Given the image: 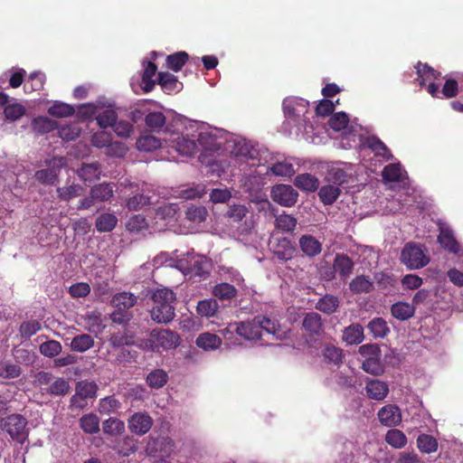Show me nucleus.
Returning a JSON list of instances; mask_svg holds the SVG:
<instances>
[{
  "label": "nucleus",
  "instance_id": "f257e3e1",
  "mask_svg": "<svg viewBox=\"0 0 463 463\" xmlns=\"http://www.w3.org/2000/svg\"><path fill=\"white\" fill-rule=\"evenodd\" d=\"M153 306L150 310L152 320L157 324H167L175 317L176 295L169 288H157L153 292Z\"/></svg>",
  "mask_w": 463,
  "mask_h": 463
},
{
  "label": "nucleus",
  "instance_id": "f03ea898",
  "mask_svg": "<svg viewBox=\"0 0 463 463\" xmlns=\"http://www.w3.org/2000/svg\"><path fill=\"white\" fill-rule=\"evenodd\" d=\"M137 297L131 292H119L111 299L114 311L110 314V319L118 325H127L132 319L131 308L137 304Z\"/></svg>",
  "mask_w": 463,
  "mask_h": 463
},
{
  "label": "nucleus",
  "instance_id": "7ed1b4c3",
  "mask_svg": "<svg viewBox=\"0 0 463 463\" xmlns=\"http://www.w3.org/2000/svg\"><path fill=\"white\" fill-rule=\"evenodd\" d=\"M180 336L168 329H153L146 343L154 352H159L160 348L165 350L175 348L179 345Z\"/></svg>",
  "mask_w": 463,
  "mask_h": 463
},
{
  "label": "nucleus",
  "instance_id": "20e7f679",
  "mask_svg": "<svg viewBox=\"0 0 463 463\" xmlns=\"http://www.w3.org/2000/svg\"><path fill=\"white\" fill-rule=\"evenodd\" d=\"M26 426L27 420L21 414H11L1 420L3 430L20 443H24L28 437Z\"/></svg>",
  "mask_w": 463,
  "mask_h": 463
},
{
  "label": "nucleus",
  "instance_id": "39448f33",
  "mask_svg": "<svg viewBox=\"0 0 463 463\" xmlns=\"http://www.w3.org/2000/svg\"><path fill=\"white\" fill-rule=\"evenodd\" d=\"M47 168L37 170L34 178L41 184L52 185L58 182L61 168L65 165V159L62 156H54L45 160Z\"/></svg>",
  "mask_w": 463,
  "mask_h": 463
},
{
  "label": "nucleus",
  "instance_id": "423d86ee",
  "mask_svg": "<svg viewBox=\"0 0 463 463\" xmlns=\"http://www.w3.org/2000/svg\"><path fill=\"white\" fill-rule=\"evenodd\" d=\"M401 261L410 269L425 267L430 260L424 254L420 246L413 242L405 244L401 253Z\"/></svg>",
  "mask_w": 463,
  "mask_h": 463
},
{
  "label": "nucleus",
  "instance_id": "0eeeda50",
  "mask_svg": "<svg viewBox=\"0 0 463 463\" xmlns=\"http://www.w3.org/2000/svg\"><path fill=\"white\" fill-rule=\"evenodd\" d=\"M272 200L285 207L293 206L298 198V193L289 184H278L271 190Z\"/></svg>",
  "mask_w": 463,
  "mask_h": 463
},
{
  "label": "nucleus",
  "instance_id": "6e6552de",
  "mask_svg": "<svg viewBox=\"0 0 463 463\" xmlns=\"http://www.w3.org/2000/svg\"><path fill=\"white\" fill-rule=\"evenodd\" d=\"M210 266V262L205 257L194 255L187 259L186 266L184 269V273L191 277L203 278L204 275L209 274Z\"/></svg>",
  "mask_w": 463,
  "mask_h": 463
},
{
  "label": "nucleus",
  "instance_id": "1a4fd4ad",
  "mask_svg": "<svg viewBox=\"0 0 463 463\" xmlns=\"http://www.w3.org/2000/svg\"><path fill=\"white\" fill-rule=\"evenodd\" d=\"M153 425L152 418L146 412H136L128 420V429L136 435H145Z\"/></svg>",
  "mask_w": 463,
  "mask_h": 463
},
{
  "label": "nucleus",
  "instance_id": "9d476101",
  "mask_svg": "<svg viewBox=\"0 0 463 463\" xmlns=\"http://www.w3.org/2000/svg\"><path fill=\"white\" fill-rule=\"evenodd\" d=\"M380 422L386 427H396L402 422V411L396 404H387L382 407L378 413Z\"/></svg>",
  "mask_w": 463,
  "mask_h": 463
},
{
  "label": "nucleus",
  "instance_id": "9b49d317",
  "mask_svg": "<svg viewBox=\"0 0 463 463\" xmlns=\"http://www.w3.org/2000/svg\"><path fill=\"white\" fill-rule=\"evenodd\" d=\"M365 392L369 399L383 401L387 397L390 389L388 383L383 381L368 379L365 383Z\"/></svg>",
  "mask_w": 463,
  "mask_h": 463
},
{
  "label": "nucleus",
  "instance_id": "f8f14e48",
  "mask_svg": "<svg viewBox=\"0 0 463 463\" xmlns=\"http://www.w3.org/2000/svg\"><path fill=\"white\" fill-rule=\"evenodd\" d=\"M235 325L236 326L232 328L237 330L241 345L242 340L252 341L260 339L254 318L248 321L235 322Z\"/></svg>",
  "mask_w": 463,
  "mask_h": 463
},
{
  "label": "nucleus",
  "instance_id": "ddd939ff",
  "mask_svg": "<svg viewBox=\"0 0 463 463\" xmlns=\"http://www.w3.org/2000/svg\"><path fill=\"white\" fill-rule=\"evenodd\" d=\"M438 242L442 249L450 253L458 254L460 251L458 241L456 240L452 230L448 227L440 228L439 234L438 235Z\"/></svg>",
  "mask_w": 463,
  "mask_h": 463
},
{
  "label": "nucleus",
  "instance_id": "4468645a",
  "mask_svg": "<svg viewBox=\"0 0 463 463\" xmlns=\"http://www.w3.org/2000/svg\"><path fill=\"white\" fill-rule=\"evenodd\" d=\"M257 329L260 333V337H262V333L274 335L276 338L280 336V326L276 319H271L265 316H256L254 317Z\"/></svg>",
  "mask_w": 463,
  "mask_h": 463
},
{
  "label": "nucleus",
  "instance_id": "2eb2a0df",
  "mask_svg": "<svg viewBox=\"0 0 463 463\" xmlns=\"http://www.w3.org/2000/svg\"><path fill=\"white\" fill-rule=\"evenodd\" d=\"M354 263L350 257L345 254H336L334 260L333 267L341 279H347L354 270Z\"/></svg>",
  "mask_w": 463,
  "mask_h": 463
},
{
  "label": "nucleus",
  "instance_id": "dca6fc26",
  "mask_svg": "<svg viewBox=\"0 0 463 463\" xmlns=\"http://www.w3.org/2000/svg\"><path fill=\"white\" fill-rule=\"evenodd\" d=\"M180 155L193 156L197 151V143L194 139H190L183 135L172 140L171 145Z\"/></svg>",
  "mask_w": 463,
  "mask_h": 463
},
{
  "label": "nucleus",
  "instance_id": "f3484780",
  "mask_svg": "<svg viewBox=\"0 0 463 463\" xmlns=\"http://www.w3.org/2000/svg\"><path fill=\"white\" fill-rule=\"evenodd\" d=\"M365 145L375 156L382 157L385 161L392 158V154L387 146L376 136H370L365 140Z\"/></svg>",
  "mask_w": 463,
  "mask_h": 463
},
{
  "label": "nucleus",
  "instance_id": "a211bd4d",
  "mask_svg": "<svg viewBox=\"0 0 463 463\" xmlns=\"http://www.w3.org/2000/svg\"><path fill=\"white\" fill-rule=\"evenodd\" d=\"M302 326L311 335H320L323 332L321 316L316 312H309L306 314L302 322Z\"/></svg>",
  "mask_w": 463,
  "mask_h": 463
},
{
  "label": "nucleus",
  "instance_id": "6ab92c4d",
  "mask_svg": "<svg viewBox=\"0 0 463 463\" xmlns=\"http://www.w3.org/2000/svg\"><path fill=\"white\" fill-rule=\"evenodd\" d=\"M299 247L301 250L308 257H315L322 250L321 242L314 236L309 234L302 235L299 239Z\"/></svg>",
  "mask_w": 463,
  "mask_h": 463
},
{
  "label": "nucleus",
  "instance_id": "aec40b11",
  "mask_svg": "<svg viewBox=\"0 0 463 463\" xmlns=\"http://www.w3.org/2000/svg\"><path fill=\"white\" fill-rule=\"evenodd\" d=\"M294 185L305 192H315L319 186V180L308 173L299 174L294 179Z\"/></svg>",
  "mask_w": 463,
  "mask_h": 463
},
{
  "label": "nucleus",
  "instance_id": "412c9836",
  "mask_svg": "<svg viewBox=\"0 0 463 463\" xmlns=\"http://www.w3.org/2000/svg\"><path fill=\"white\" fill-rule=\"evenodd\" d=\"M340 300L336 296L326 294L318 299L316 308L326 315H332L339 307Z\"/></svg>",
  "mask_w": 463,
  "mask_h": 463
},
{
  "label": "nucleus",
  "instance_id": "4be33fe9",
  "mask_svg": "<svg viewBox=\"0 0 463 463\" xmlns=\"http://www.w3.org/2000/svg\"><path fill=\"white\" fill-rule=\"evenodd\" d=\"M391 313L396 319L405 321L414 316L415 307L413 304L399 301L392 305Z\"/></svg>",
  "mask_w": 463,
  "mask_h": 463
},
{
  "label": "nucleus",
  "instance_id": "5701e85b",
  "mask_svg": "<svg viewBox=\"0 0 463 463\" xmlns=\"http://www.w3.org/2000/svg\"><path fill=\"white\" fill-rule=\"evenodd\" d=\"M415 68L418 75L417 80L421 88L426 85L427 80H437L440 76L439 71L434 70L427 63H422L421 61H418Z\"/></svg>",
  "mask_w": 463,
  "mask_h": 463
},
{
  "label": "nucleus",
  "instance_id": "b1692460",
  "mask_svg": "<svg viewBox=\"0 0 463 463\" xmlns=\"http://www.w3.org/2000/svg\"><path fill=\"white\" fill-rule=\"evenodd\" d=\"M195 343L198 347L205 351L215 350L222 345V339L215 334L206 332L200 334Z\"/></svg>",
  "mask_w": 463,
  "mask_h": 463
},
{
  "label": "nucleus",
  "instance_id": "393cba45",
  "mask_svg": "<svg viewBox=\"0 0 463 463\" xmlns=\"http://www.w3.org/2000/svg\"><path fill=\"white\" fill-rule=\"evenodd\" d=\"M349 289L354 294L369 293L373 289V282L367 276H356L349 283Z\"/></svg>",
  "mask_w": 463,
  "mask_h": 463
},
{
  "label": "nucleus",
  "instance_id": "a878e982",
  "mask_svg": "<svg viewBox=\"0 0 463 463\" xmlns=\"http://www.w3.org/2000/svg\"><path fill=\"white\" fill-rule=\"evenodd\" d=\"M364 339V328L358 324H352L343 332V340L348 345L360 344Z\"/></svg>",
  "mask_w": 463,
  "mask_h": 463
},
{
  "label": "nucleus",
  "instance_id": "bb28decb",
  "mask_svg": "<svg viewBox=\"0 0 463 463\" xmlns=\"http://www.w3.org/2000/svg\"><path fill=\"white\" fill-rule=\"evenodd\" d=\"M341 194V189L337 185L326 184L323 185L318 191L320 201L325 205L333 204Z\"/></svg>",
  "mask_w": 463,
  "mask_h": 463
},
{
  "label": "nucleus",
  "instance_id": "cd10ccee",
  "mask_svg": "<svg viewBox=\"0 0 463 463\" xmlns=\"http://www.w3.org/2000/svg\"><path fill=\"white\" fill-rule=\"evenodd\" d=\"M373 280L381 290L392 291L397 284V279L393 274L383 271L376 272L373 275Z\"/></svg>",
  "mask_w": 463,
  "mask_h": 463
},
{
  "label": "nucleus",
  "instance_id": "c85d7f7f",
  "mask_svg": "<svg viewBox=\"0 0 463 463\" xmlns=\"http://www.w3.org/2000/svg\"><path fill=\"white\" fill-rule=\"evenodd\" d=\"M80 429L88 434H96L99 431V419L95 413H87L80 419Z\"/></svg>",
  "mask_w": 463,
  "mask_h": 463
},
{
  "label": "nucleus",
  "instance_id": "c756f323",
  "mask_svg": "<svg viewBox=\"0 0 463 463\" xmlns=\"http://www.w3.org/2000/svg\"><path fill=\"white\" fill-rule=\"evenodd\" d=\"M70 389V383L66 379L57 377L54 378L52 383L43 390L47 394L52 396H64L69 392Z\"/></svg>",
  "mask_w": 463,
  "mask_h": 463
},
{
  "label": "nucleus",
  "instance_id": "7c9ffc66",
  "mask_svg": "<svg viewBox=\"0 0 463 463\" xmlns=\"http://www.w3.org/2000/svg\"><path fill=\"white\" fill-rule=\"evenodd\" d=\"M156 64L153 61H148L142 75V90L144 92H150L155 88L156 80H153V77L156 75Z\"/></svg>",
  "mask_w": 463,
  "mask_h": 463
},
{
  "label": "nucleus",
  "instance_id": "2f4dec72",
  "mask_svg": "<svg viewBox=\"0 0 463 463\" xmlns=\"http://www.w3.org/2000/svg\"><path fill=\"white\" fill-rule=\"evenodd\" d=\"M85 189L80 184H71L68 186L58 187L57 195L61 201L69 202L70 200L80 196Z\"/></svg>",
  "mask_w": 463,
  "mask_h": 463
},
{
  "label": "nucleus",
  "instance_id": "473e14b6",
  "mask_svg": "<svg viewBox=\"0 0 463 463\" xmlns=\"http://www.w3.org/2000/svg\"><path fill=\"white\" fill-rule=\"evenodd\" d=\"M33 129L38 134H47L58 128V123L47 117H38L32 122Z\"/></svg>",
  "mask_w": 463,
  "mask_h": 463
},
{
  "label": "nucleus",
  "instance_id": "72a5a7b5",
  "mask_svg": "<svg viewBox=\"0 0 463 463\" xmlns=\"http://www.w3.org/2000/svg\"><path fill=\"white\" fill-rule=\"evenodd\" d=\"M94 345V339L88 334H81L72 338L71 348L72 351L83 353Z\"/></svg>",
  "mask_w": 463,
  "mask_h": 463
},
{
  "label": "nucleus",
  "instance_id": "f704fd0d",
  "mask_svg": "<svg viewBox=\"0 0 463 463\" xmlns=\"http://www.w3.org/2000/svg\"><path fill=\"white\" fill-rule=\"evenodd\" d=\"M102 429L105 434L119 436L125 432V423L118 418L110 417L103 421Z\"/></svg>",
  "mask_w": 463,
  "mask_h": 463
},
{
  "label": "nucleus",
  "instance_id": "c9c22d12",
  "mask_svg": "<svg viewBox=\"0 0 463 463\" xmlns=\"http://www.w3.org/2000/svg\"><path fill=\"white\" fill-rule=\"evenodd\" d=\"M165 116L163 112H149L145 118L146 126L152 132H158L165 124Z\"/></svg>",
  "mask_w": 463,
  "mask_h": 463
},
{
  "label": "nucleus",
  "instance_id": "e433bc0d",
  "mask_svg": "<svg viewBox=\"0 0 463 463\" xmlns=\"http://www.w3.org/2000/svg\"><path fill=\"white\" fill-rule=\"evenodd\" d=\"M323 357L328 364L338 366L342 364L343 350L332 344H326L323 349Z\"/></svg>",
  "mask_w": 463,
  "mask_h": 463
},
{
  "label": "nucleus",
  "instance_id": "4c0bfd02",
  "mask_svg": "<svg viewBox=\"0 0 463 463\" xmlns=\"http://www.w3.org/2000/svg\"><path fill=\"white\" fill-rule=\"evenodd\" d=\"M368 330L374 338H383L390 332L386 321L383 317H375L369 322Z\"/></svg>",
  "mask_w": 463,
  "mask_h": 463
},
{
  "label": "nucleus",
  "instance_id": "58836bf2",
  "mask_svg": "<svg viewBox=\"0 0 463 463\" xmlns=\"http://www.w3.org/2000/svg\"><path fill=\"white\" fill-rule=\"evenodd\" d=\"M90 192L97 202H107L114 194L113 186L108 183H102L91 187Z\"/></svg>",
  "mask_w": 463,
  "mask_h": 463
},
{
  "label": "nucleus",
  "instance_id": "ea45409f",
  "mask_svg": "<svg viewBox=\"0 0 463 463\" xmlns=\"http://www.w3.org/2000/svg\"><path fill=\"white\" fill-rule=\"evenodd\" d=\"M213 294L221 300H230L237 295V289L233 285L223 282L214 286Z\"/></svg>",
  "mask_w": 463,
  "mask_h": 463
},
{
  "label": "nucleus",
  "instance_id": "a19ab883",
  "mask_svg": "<svg viewBox=\"0 0 463 463\" xmlns=\"http://www.w3.org/2000/svg\"><path fill=\"white\" fill-rule=\"evenodd\" d=\"M118 219L112 213H102L96 220V228L99 232H111L117 225Z\"/></svg>",
  "mask_w": 463,
  "mask_h": 463
},
{
  "label": "nucleus",
  "instance_id": "79ce46f5",
  "mask_svg": "<svg viewBox=\"0 0 463 463\" xmlns=\"http://www.w3.org/2000/svg\"><path fill=\"white\" fill-rule=\"evenodd\" d=\"M417 446L422 453L430 454L437 451L438 441L431 435L420 434L417 439Z\"/></svg>",
  "mask_w": 463,
  "mask_h": 463
},
{
  "label": "nucleus",
  "instance_id": "37998d69",
  "mask_svg": "<svg viewBox=\"0 0 463 463\" xmlns=\"http://www.w3.org/2000/svg\"><path fill=\"white\" fill-rule=\"evenodd\" d=\"M98 389L96 383L87 380L78 382L75 386L76 392L86 399H94L97 396Z\"/></svg>",
  "mask_w": 463,
  "mask_h": 463
},
{
  "label": "nucleus",
  "instance_id": "c03bdc74",
  "mask_svg": "<svg viewBox=\"0 0 463 463\" xmlns=\"http://www.w3.org/2000/svg\"><path fill=\"white\" fill-rule=\"evenodd\" d=\"M157 83L166 93H171L177 90L179 84L177 77L169 72H159Z\"/></svg>",
  "mask_w": 463,
  "mask_h": 463
},
{
  "label": "nucleus",
  "instance_id": "a18cd8bd",
  "mask_svg": "<svg viewBox=\"0 0 463 463\" xmlns=\"http://www.w3.org/2000/svg\"><path fill=\"white\" fill-rule=\"evenodd\" d=\"M168 381L167 373L162 369H156L146 376V383L155 389L162 388Z\"/></svg>",
  "mask_w": 463,
  "mask_h": 463
},
{
  "label": "nucleus",
  "instance_id": "49530a36",
  "mask_svg": "<svg viewBox=\"0 0 463 463\" xmlns=\"http://www.w3.org/2000/svg\"><path fill=\"white\" fill-rule=\"evenodd\" d=\"M385 440L390 446L395 449H402L407 443V437L402 430L392 429L387 431Z\"/></svg>",
  "mask_w": 463,
  "mask_h": 463
},
{
  "label": "nucleus",
  "instance_id": "de8ad7c7",
  "mask_svg": "<svg viewBox=\"0 0 463 463\" xmlns=\"http://www.w3.org/2000/svg\"><path fill=\"white\" fill-rule=\"evenodd\" d=\"M188 59L189 55L187 52L183 51L177 52L166 57V65L170 70L174 71H179L182 67L188 61Z\"/></svg>",
  "mask_w": 463,
  "mask_h": 463
},
{
  "label": "nucleus",
  "instance_id": "09e8293b",
  "mask_svg": "<svg viewBox=\"0 0 463 463\" xmlns=\"http://www.w3.org/2000/svg\"><path fill=\"white\" fill-rule=\"evenodd\" d=\"M207 209L202 205H191L185 211V217L194 223H201L206 220Z\"/></svg>",
  "mask_w": 463,
  "mask_h": 463
},
{
  "label": "nucleus",
  "instance_id": "8fccbe9b",
  "mask_svg": "<svg viewBox=\"0 0 463 463\" xmlns=\"http://www.w3.org/2000/svg\"><path fill=\"white\" fill-rule=\"evenodd\" d=\"M121 407L120 402L114 396H107L99 402V411L101 414H110L118 411Z\"/></svg>",
  "mask_w": 463,
  "mask_h": 463
},
{
  "label": "nucleus",
  "instance_id": "3c124183",
  "mask_svg": "<svg viewBox=\"0 0 463 463\" xmlns=\"http://www.w3.org/2000/svg\"><path fill=\"white\" fill-rule=\"evenodd\" d=\"M275 226L284 232H292L297 226V219L289 214H280L275 219Z\"/></svg>",
  "mask_w": 463,
  "mask_h": 463
},
{
  "label": "nucleus",
  "instance_id": "603ef678",
  "mask_svg": "<svg viewBox=\"0 0 463 463\" xmlns=\"http://www.w3.org/2000/svg\"><path fill=\"white\" fill-rule=\"evenodd\" d=\"M75 109L72 106L63 102H54L49 109L48 113L56 118H66L72 116Z\"/></svg>",
  "mask_w": 463,
  "mask_h": 463
},
{
  "label": "nucleus",
  "instance_id": "864d4df0",
  "mask_svg": "<svg viewBox=\"0 0 463 463\" xmlns=\"http://www.w3.org/2000/svg\"><path fill=\"white\" fill-rule=\"evenodd\" d=\"M362 369L373 375H380L383 372L380 355L364 359L362 364Z\"/></svg>",
  "mask_w": 463,
  "mask_h": 463
},
{
  "label": "nucleus",
  "instance_id": "5fc2aeb1",
  "mask_svg": "<svg viewBox=\"0 0 463 463\" xmlns=\"http://www.w3.org/2000/svg\"><path fill=\"white\" fill-rule=\"evenodd\" d=\"M21 373L22 368L17 364L6 362L0 364V378L2 379H14L19 377Z\"/></svg>",
  "mask_w": 463,
  "mask_h": 463
},
{
  "label": "nucleus",
  "instance_id": "6e6d98bb",
  "mask_svg": "<svg viewBox=\"0 0 463 463\" xmlns=\"http://www.w3.org/2000/svg\"><path fill=\"white\" fill-rule=\"evenodd\" d=\"M78 175L84 182H90L94 178H99V165L97 163L82 164L81 167L78 170Z\"/></svg>",
  "mask_w": 463,
  "mask_h": 463
},
{
  "label": "nucleus",
  "instance_id": "4d7b16f0",
  "mask_svg": "<svg viewBox=\"0 0 463 463\" xmlns=\"http://www.w3.org/2000/svg\"><path fill=\"white\" fill-rule=\"evenodd\" d=\"M161 146L160 139L151 135H145L137 140V147L142 151H152Z\"/></svg>",
  "mask_w": 463,
  "mask_h": 463
},
{
  "label": "nucleus",
  "instance_id": "13d9d810",
  "mask_svg": "<svg viewBox=\"0 0 463 463\" xmlns=\"http://www.w3.org/2000/svg\"><path fill=\"white\" fill-rule=\"evenodd\" d=\"M294 250L290 241L287 239H283L279 241L278 249L274 250V255L278 260L286 261L293 257Z\"/></svg>",
  "mask_w": 463,
  "mask_h": 463
},
{
  "label": "nucleus",
  "instance_id": "bf43d9fd",
  "mask_svg": "<svg viewBox=\"0 0 463 463\" xmlns=\"http://www.w3.org/2000/svg\"><path fill=\"white\" fill-rule=\"evenodd\" d=\"M61 345L56 340H48L40 345V353L49 358L58 355L61 352Z\"/></svg>",
  "mask_w": 463,
  "mask_h": 463
},
{
  "label": "nucleus",
  "instance_id": "052dcab7",
  "mask_svg": "<svg viewBox=\"0 0 463 463\" xmlns=\"http://www.w3.org/2000/svg\"><path fill=\"white\" fill-rule=\"evenodd\" d=\"M45 77L41 72H33L30 74L27 82L24 85L26 92L38 91L43 90Z\"/></svg>",
  "mask_w": 463,
  "mask_h": 463
},
{
  "label": "nucleus",
  "instance_id": "680f3d73",
  "mask_svg": "<svg viewBox=\"0 0 463 463\" xmlns=\"http://www.w3.org/2000/svg\"><path fill=\"white\" fill-rule=\"evenodd\" d=\"M42 328L41 323L37 320H28L21 324L19 333L22 338L29 339Z\"/></svg>",
  "mask_w": 463,
  "mask_h": 463
},
{
  "label": "nucleus",
  "instance_id": "e2e57ef3",
  "mask_svg": "<svg viewBox=\"0 0 463 463\" xmlns=\"http://www.w3.org/2000/svg\"><path fill=\"white\" fill-rule=\"evenodd\" d=\"M196 308L201 317H210L215 315L218 304L214 299H204L198 302Z\"/></svg>",
  "mask_w": 463,
  "mask_h": 463
},
{
  "label": "nucleus",
  "instance_id": "0e129e2a",
  "mask_svg": "<svg viewBox=\"0 0 463 463\" xmlns=\"http://www.w3.org/2000/svg\"><path fill=\"white\" fill-rule=\"evenodd\" d=\"M402 175L400 164H389L385 165L382 172L383 179L385 182H399Z\"/></svg>",
  "mask_w": 463,
  "mask_h": 463
},
{
  "label": "nucleus",
  "instance_id": "69168bd1",
  "mask_svg": "<svg viewBox=\"0 0 463 463\" xmlns=\"http://www.w3.org/2000/svg\"><path fill=\"white\" fill-rule=\"evenodd\" d=\"M349 117L345 112H337L331 116L328 120L330 128L335 131H341L347 128Z\"/></svg>",
  "mask_w": 463,
  "mask_h": 463
},
{
  "label": "nucleus",
  "instance_id": "338daca9",
  "mask_svg": "<svg viewBox=\"0 0 463 463\" xmlns=\"http://www.w3.org/2000/svg\"><path fill=\"white\" fill-rule=\"evenodd\" d=\"M118 115L115 110L108 109L99 113L96 117V120L100 128H106L112 127L117 121Z\"/></svg>",
  "mask_w": 463,
  "mask_h": 463
},
{
  "label": "nucleus",
  "instance_id": "774afa93",
  "mask_svg": "<svg viewBox=\"0 0 463 463\" xmlns=\"http://www.w3.org/2000/svg\"><path fill=\"white\" fill-rule=\"evenodd\" d=\"M7 119L15 121L25 114V108L20 103L6 105L4 110Z\"/></svg>",
  "mask_w": 463,
  "mask_h": 463
}]
</instances>
